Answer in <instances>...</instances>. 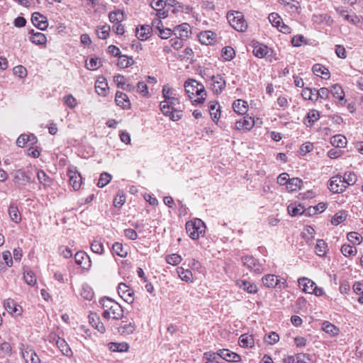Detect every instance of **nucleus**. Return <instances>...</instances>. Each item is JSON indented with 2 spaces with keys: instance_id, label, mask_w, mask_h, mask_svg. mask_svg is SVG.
Returning a JSON list of instances; mask_svg holds the SVG:
<instances>
[{
  "instance_id": "obj_1",
  "label": "nucleus",
  "mask_w": 363,
  "mask_h": 363,
  "mask_svg": "<svg viewBox=\"0 0 363 363\" xmlns=\"http://www.w3.org/2000/svg\"><path fill=\"white\" fill-rule=\"evenodd\" d=\"M160 109L164 115L169 116L173 121H177L182 118V106L177 98L172 96L168 100L162 101Z\"/></svg>"
},
{
  "instance_id": "obj_2",
  "label": "nucleus",
  "mask_w": 363,
  "mask_h": 363,
  "mask_svg": "<svg viewBox=\"0 0 363 363\" xmlns=\"http://www.w3.org/2000/svg\"><path fill=\"white\" fill-rule=\"evenodd\" d=\"M184 88L191 99H193L195 96H198L196 99L194 100L195 103L201 104L204 101L206 92L202 84L195 79H189L185 82Z\"/></svg>"
},
{
  "instance_id": "obj_3",
  "label": "nucleus",
  "mask_w": 363,
  "mask_h": 363,
  "mask_svg": "<svg viewBox=\"0 0 363 363\" xmlns=\"http://www.w3.org/2000/svg\"><path fill=\"white\" fill-rule=\"evenodd\" d=\"M227 19L232 28L238 32H245L247 28V23L244 18V15L240 11H228Z\"/></svg>"
},
{
  "instance_id": "obj_4",
  "label": "nucleus",
  "mask_w": 363,
  "mask_h": 363,
  "mask_svg": "<svg viewBox=\"0 0 363 363\" xmlns=\"http://www.w3.org/2000/svg\"><path fill=\"white\" fill-rule=\"evenodd\" d=\"M205 224L199 218L190 220L186 223V230L189 236L193 240H198L200 236L205 234Z\"/></svg>"
},
{
  "instance_id": "obj_5",
  "label": "nucleus",
  "mask_w": 363,
  "mask_h": 363,
  "mask_svg": "<svg viewBox=\"0 0 363 363\" xmlns=\"http://www.w3.org/2000/svg\"><path fill=\"white\" fill-rule=\"evenodd\" d=\"M264 286L267 288L286 289L288 285L285 279L276 276L274 274H266L262 279Z\"/></svg>"
},
{
  "instance_id": "obj_6",
  "label": "nucleus",
  "mask_w": 363,
  "mask_h": 363,
  "mask_svg": "<svg viewBox=\"0 0 363 363\" xmlns=\"http://www.w3.org/2000/svg\"><path fill=\"white\" fill-rule=\"evenodd\" d=\"M242 262L245 267L252 272L261 274L264 272V267L252 256H244L242 257Z\"/></svg>"
},
{
  "instance_id": "obj_7",
  "label": "nucleus",
  "mask_w": 363,
  "mask_h": 363,
  "mask_svg": "<svg viewBox=\"0 0 363 363\" xmlns=\"http://www.w3.org/2000/svg\"><path fill=\"white\" fill-rule=\"evenodd\" d=\"M102 316L106 319L111 318L114 320H120L123 317V309L120 304L116 303L113 304L111 311H104Z\"/></svg>"
},
{
  "instance_id": "obj_8",
  "label": "nucleus",
  "mask_w": 363,
  "mask_h": 363,
  "mask_svg": "<svg viewBox=\"0 0 363 363\" xmlns=\"http://www.w3.org/2000/svg\"><path fill=\"white\" fill-rule=\"evenodd\" d=\"M74 260L84 269L88 270L91 267V259L84 251L77 252L74 255Z\"/></svg>"
},
{
  "instance_id": "obj_9",
  "label": "nucleus",
  "mask_w": 363,
  "mask_h": 363,
  "mask_svg": "<svg viewBox=\"0 0 363 363\" xmlns=\"http://www.w3.org/2000/svg\"><path fill=\"white\" fill-rule=\"evenodd\" d=\"M347 186L344 184V181L341 176H335L330 179L329 189L334 193H341L344 191Z\"/></svg>"
},
{
  "instance_id": "obj_10",
  "label": "nucleus",
  "mask_w": 363,
  "mask_h": 363,
  "mask_svg": "<svg viewBox=\"0 0 363 363\" xmlns=\"http://www.w3.org/2000/svg\"><path fill=\"white\" fill-rule=\"evenodd\" d=\"M278 2L285 7L287 12L298 14L301 13V7L298 1L296 0H279Z\"/></svg>"
},
{
  "instance_id": "obj_11",
  "label": "nucleus",
  "mask_w": 363,
  "mask_h": 363,
  "mask_svg": "<svg viewBox=\"0 0 363 363\" xmlns=\"http://www.w3.org/2000/svg\"><path fill=\"white\" fill-rule=\"evenodd\" d=\"M118 291L121 297L128 303H132L134 301L133 291L125 284L121 283L118 286Z\"/></svg>"
},
{
  "instance_id": "obj_12",
  "label": "nucleus",
  "mask_w": 363,
  "mask_h": 363,
  "mask_svg": "<svg viewBox=\"0 0 363 363\" xmlns=\"http://www.w3.org/2000/svg\"><path fill=\"white\" fill-rule=\"evenodd\" d=\"M31 21L33 24L41 30H45L48 26L47 18L38 12L33 13Z\"/></svg>"
},
{
  "instance_id": "obj_13",
  "label": "nucleus",
  "mask_w": 363,
  "mask_h": 363,
  "mask_svg": "<svg viewBox=\"0 0 363 363\" xmlns=\"http://www.w3.org/2000/svg\"><path fill=\"white\" fill-rule=\"evenodd\" d=\"M212 90L216 94H220L225 87V81L221 75H216L212 77Z\"/></svg>"
},
{
  "instance_id": "obj_14",
  "label": "nucleus",
  "mask_w": 363,
  "mask_h": 363,
  "mask_svg": "<svg viewBox=\"0 0 363 363\" xmlns=\"http://www.w3.org/2000/svg\"><path fill=\"white\" fill-rule=\"evenodd\" d=\"M13 179L16 183L21 185H26L31 182V177L29 172H26L22 169H18L14 172Z\"/></svg>"
},
{
  "instance_id": "obj_15",
  "label": "nucleus",
  "mask_w": 363,
  "mask_h": 363,
  "mask_svg": "<svg viewBox=\"0 0 363 363\" xmlns=\"http://www.w3.org/2000/svg\"><path fill=\"white\" fill-rule=\"evenodd\" d=\"M116 104L123 109L130 108V101L128 96L123 92L117 91L115 96Z\"/></svg>"
},
{
  "instance_id": "obj_16",
  "label": "nucleus",
  "mask_w": 363,
  "mask_h": 363,
  "mask_svg": "<svg viewBox=\"0 0 363 363\" xmlns=\"http://www.w3.org/2000/svg\"><path fill=\"white\" fill-rule=\"evenodd\" d=\"M220 356L222 359L232 362H238L240 360V357L238 354L230 351L228 349H222L218 350L216 354Z\"/></svg>"
},
{
  "instance_id": "obj_17",
  "label": "nucleus",
  "mask_w": 363,
  "mask_h": 363,
  "mask_svg": "<svg viewBox=\"0 0 363 363\" xmlns=\"http://www.w3.org/2000/svg\"><path fill=\"white\" fill-rule=\"evenodd\" d=\"M95 89L96 93L102 96H106L108 94V83L104 77H99L95 83Z\"/></svg>"
},
{
  "instance_id": "obj_18",
  "label": "nucleus",
  "mask_w": 363,
  "mask_h": 363,
  "mask_svg": "<svg viewBox=\"0 0 363 363\" xmlns=\"http://www.w3.org/2000/svg\"><path fill=\"white\" fill-rule=\"evenodd\" d=\"M190 33V27L187 23L179 25L174 30V33L177 38H179L182 40L187 38Z\"/></svg>"
},
{
  "instance_id": "obj_19",
  "label": "nucleus",
  "mask_w": 363,
  "mask_h": 363,
  "mask_svg": "<svg viewBox=\"0 0 363 363\" xmlns=\"http://www.w3.org/2000/svg\"><path fill=\"white\" fill-rule=\"evenodd\" d=\"M54 340L56 341V345L60 350V352L65 356L70 357L72 356V351L71 348L69 347L67 342L62 338H60V337H57V340L56 337H54Z\"/></svg>"
},
{
  "instance_id": "obj_20",
  "label": "nucleus",
  "mask_w": 363,
  "mask_h": 363,
  "mask_svg": "<svg viewBox=\"0 0 363 363\" xmlns=\"http://www.w3.org/2000/svg\"><path fill=\"white\" fill-rule=\"evenodd\" d=\"M22 356L27 363H40V358L33 349L27 348L22 351Z\"/></svg>"
},
{
  "instance_id": "obj_21",
  "label": "nucleus",
  "mask_w": 363,
  "mask_h": 363,
  "mask_svg": "<svg viewBox=\"0 0 363 363\" xmlns=\"http://www.w3.org/2000/svg\"><path fill=\"white\" fill-rule=\"evenodd\" d=\"M237 285L242 290L250 294H256L258 291L257 286L255 284L248 281L247 280H238Z\"/></svg>"
},
{
  "instance_id": "obj_22",
  "label": "nucleus",
  "mask_w": 363,
  "mask_h": 363,
  "mask_svg": "<svg viewBox=\"0 0 363 363\" xmlns=\"http://www.w3.org/2000/svg\"><path fill=\"white\" fill-rule=\"evenodd\" d=\"M199 41L204 45L212 44L216 38V34L211 30L201 32L198 35Z\"/></svg>"
},
{
  "instance_id": "obj_23",
  "label": "nucleus",
  "mask_w": 363,
  "mask_h": 363,
  "mask_svg": "<svg viewBox=\"0 0 363 363\" xmlns=\"http://www.w3.org/2000/svg\"><path fill=\"white\" fill-rule=\"evenodd\" d=\"M298 283L299 286L305 293L312 294L313 289L315 286V282L308 278L302 277L298 279Z\"/></svg>"
},
{
  "instance_id": "obj_24",
  "label": "nucleus",
  "mask_w": 363,
  "mask_h": 363,
  "mask_svg": "<svg viewBox=\"0 0 363 363\" xmlns=\"http://www.w3.org/2000/svg\"><path fill=\"white\" fill-rule=\"evenodd\" d=\"M31 35L30 36V40L38 45H43L46 44L47 42V38L46 36L40 33V32H34L33 30L29 32Z\"/></svg>"
},
{
  "instance_id": "obj_25",
  "label": "nucleus",
  "mask_w": 363,
  "mask_h": 363,
  "mask_svg": "<svg viewBox=\"0 0 363 363\" xmlns=\"http://www.w3.org/2000/svg\"><path fill=\"white\" fill-rule=\"evenodd\" d=\"M68 175L70 185L74 190L79 189L82 184V177L80 174L77 172L69 171Z\"/></svg>"
},
{
  "instance_id": "obj_26",
  "label": "nucleus",
  "mask_w": 363,
  "mask_h": 363,
  "mask_svg": "<svg viewBox=\"0 0 363 363\" xmlns=\"http://www.w3.org/2000/svg\"><path fill=\"white\" fill-rule=\"evenodd\" d=\"M152 28L149 25H144L140 27V29L136 30V36L140 40H145L148 39L152 33Z\"/></svg>"
},
{
  "instance_id": "obj_27",
  "label": "nucleus",
  "mask_w": 363,
  "mask_h": 363,
  "mask_svg": "<svg viewBox=\"0 0 363 363\" xmlns=\"http://www.w3.org/2000/svg\"><path fill=\"white\" fill-rule=\"evenodd\" d=\"M89 320L90 324L95 328L101 333H104L106 331L105 326L103 323L100 321L99 318L96 313H91L89 315Z\"/></svg>"
},
{
  "instance_id": "obj_28",
  "label": "nucleus",
  "mask_w": 363,
  "mask_h": 363,
  "mask_svg": "<svg viewBox=\"0 0 363 363\" xmlns=\"http://www.w3.org/2000/svg\"><path fill=\"white\" fill-rule=\"evenodd\" d=\"M254 125L255 122L252 118L244 117L242 119L236 122L235 128L238 130L245 129L249 130L252 128Z\"/></svg>"
},
{
  "instance_id": "obj_29",
  "label": "nucleus",
  "mask_w": 363,
  "mask_h": 363,
  "mask_svg": "<svg viewBox=\"0 0 363 363\" xmlns=\"http://www.w3.org/2000/svg\"><path fill=\"white\" fill-rule=\"evenodd\" d=\"M322 329L331 337H336L340 333V329L328 321H324L323 323Z\"/></svg>"
},
{
  "instance_id": "obj_30",
  "label": "nucleus",
  "mask_w": 363,
  "mask_h": 363,
  "mask_svg": "<svg viewBox=\"0 0 363 363\" xmlns=\"http://www.w3.org/2000/svg\"><path fill=\"white\" fill-rule=\"evenodd\" d=\"M252 52L256 57L262 58L268 53V48L263 44L256 43H254Z\"/></svg>"
},
{
  "instance_id": "obj_31",
  "label": "nucleus",
  "mask_w": 363,
  "mask_h": 363,
  "mask_svg": "<svg viewBox=\"0 0 363 363\" xmlns=\"http://www.w3.org/2000/svg\"><path fill=\"white\" fill-rule=\"evenodd\" d=\"M233 108L235 112L243 115L247 111V103L242 99H238L234 101Z\"/></svg>"
},
{
  "instance_id": "obj_32",
  "label": "nucleus",
  "mask_w": 363,
  "mask_h": 363,
  "mask_svg": "<svg viewBox=\"0 0 363 363\" xmlns=\"http://www.w3.org/2000/svg\"><path fill=\"white\" fill-rule=\"evenodd\" d=\"M313 72L318 76L321 77L323 75V78L328 79L330 77V72L329 70L320 64H315L312 67Z\"/></svg>"
},
{
  "instance_id": "obj_33",
  "label": "nucleus",
  "mask_w": 363,
  "mask_h": 363,
  "mask_svg": "<svg viewBox=\"0 0 363 363\" xmlns=\"http://www.w3.org/2000/svg\"><path fill=\"white\" fill-rule=\"evenodd\" d=\"M30 138H32V145L37 143L38 139L33 134H21L16 140L17 145L19 147H24L26 144L29 142Z\"/></svg>"
},
{
  "instance_id": "obj_34",
  "label": "nucleus",
  "mask_w": 363,
  "mask_h": 363,
  "mask_svg": "<svg viewBox=\"0 0 363 363\" xmlns=\"http://www.w3.org/2000/svg\"><path fill=\"white\" fill-rule=\"evenodd\" d=\"M288 212L291 216H296L298 215H302L306 212V209L304 206L299 203L296 204H290L288 206Z\"/></svg>"
},
{
  "instance_id": "obj_35",
  "label": "nucleus",
  "mask_w": 363,
  "mask_h": 363,
  "mask_svg": "<svg viewBox=\"0 0 363 363\" xmlns=\"http://www.w3.org/2000/svg\"><path fill=\"white\" fill-rule=\"evenodd\" d=\"M91 250L93 252L102 255L104 252V242L101 238L94 239L91 243Z\"/></svg>"
},
{
  "instance_id": "obj_36",
  "label": "nucleus",
  "mask_w": 363,
  "mask_h": 363,
  "mask_svg": "<svg viewBox=\"0 0 363 363\" xmlns=\"http://www.w3.org/2000/svg\"><path fill=\"white\" fill-rule=\"evenodd\" d=\"M220 106L217 101H211L209 104V112L211 118L215 121L218 120L220 116Z\"/></svg>"
},
{
  "instance_id": "obj_37",
  "label": "nucleus",
  "mask_w": 363,
  "mask_h": 363,
  "mask_svg": "<svg viewBox=\"0 0 363 363\" xmlns=\"http://www.w3.org/2000/svg\"><path fill=\"white\" fill-rule=\"evenodd\" d=\"M108 345L109 350L113 352H126L129 348L126 342H110Z\"/></svg>"
},
{
  "instance_id": "obj_38",
  "label": "nucleus",
  "mask_w": 363,
  "mask_h": 363,
  "mask_svg": "<svg viewBox=\"0 0 363 363\" xmlns=\"http://www.w3.org/2000/svg\"><path fill=\"white\" fill-rule=\"evenodd\" d=\"M302 183L303 182L301 179L297 177H294L289 179L286 187L289 191H295L301 188Z\"/></svg>"
},
{
  "instance_id": "obj_39",
  "label": "nucleus",
  "mask_w": 363,
  "mask_h": 363,
  "mask_svg": "<svg viewBox=\"0 0 363 363\" xmlns=\"http://www.w3.org/2000/svg\"><path fill=\"white\" fill-rule=\"evenodd\" d=\"M239 344L242 347H252L254 345V339L252 335L243 334L239 338Z\"/></svg>"
},
{
  "instance_id": "obj_40",
  "label": "nucleus",
  "mask_w": 363,
  "mask_h": 363,
  "mask_svg": "<svg viewBox=\"0 0 363 363\" xmlns=\"http://www.w3.org/2000/svg\"><path fill=\"white\" fill-rule=\"evenodd\" d=\"M113 253L121 257H125L128 255V251L123 247L122 243L116 242L112 246Z\"/></svg>"
},
{
  "instance_id": "obj_41",
  "label": "nucleus",
  "mask_w": 363,
  "mask_h": 363,
  "mask_svg": "<svg viewBox=\"0 0 363 363\" xmlns=\"http://www.w3.org/2000/svg\"><path fill=\"white\" fill-rule=\"evenodd\" d=\"M330 93L333 96V97L339 99L343 100L345 97L344 91L340 85L338 84H335L330 87Z\"/></svg>"
},
{
  "instance_id": "obj_42",
  "label": "nucleus",
  "mask_w": 363,
  "mask_h": 363,
  "mask_svg": "<svg viewBox=\"0 0 363 363\" xmlns=\"http://www.w3.org/2000/svg\"><path fill=\"white\" fill-rule=\"evenodd\" d=\"M136 328V326L134 323H129L128 324H125L118 328V333L121 335H130L133 333Z\"/></svg>"
},
{
  "instance_id": "obj_43",
  "label": "nucleus",
  "mask_w": 363,
  "mask_h": 363,
  "mask_svg": "<svg viewBox=\"0 0 363 363\" xmlns=\"http://www.w3.org/2000/svg\"><path fill=\"white\" fill-rule=\"evenodd\" d=\"M320 118V114H319V112L318 111H315V110H312L311 111L308 115H307V121H306V119L304 120V124L306 125V126H311L313 123L316 121H318Z\"/></svg>"
},
{
  "instance_id": "obj_44",
  "label": "nucleus",
  "mask_w": 363,
  "mask_h": 363,
  "mask_svg": "<svg viewBox=\"0 0 363 363\" xmlns=\"http://www.w3.org/2000/svg\"><path fill=\"white\" fill-rule=\"evenodd\" d=\"M4 306L10 314H15L18 311L16 303L11 298L5 300L4 302Z\"/></svg>"
},
{
  "instance_id": "obj_45",
  "label": "nucleus",
  "mask_w": 363,
  "mask_h": 363,
  "mask_svg": "<svg viewBox=\"0 0 363 363\" xmlns=\"http://www.w3.org/2000/svg\"><path fill=\"white\" fill-rule=\"evenodd\" d=\"M9 214L11 219L16 223H18L21 220V214L18 208L14 205H10L9 208Z\"/></svg>"
},
{
  "instance_id": "obj_46",
  "label": "nucleus",
  "mask_w": 363,
  "mask_h": 363,
  "mask_svg": "<svg viewBox=\"0 0 363 363\" xmlns=\"http://www.w3.org/2000/svg\"><path fill=\"white\" fill-rule=\"evenodd\" d=\"M330 143L335 147H343L347 144V140L342 135H336L331 138Z\"/></svg>"
},
{
  "instance_id": "obj_47",
  "label": "nucleus",
  "mask_w": 363,
  "mask_h": 363,
  "mask_svg": "<svg viewBox=\"0 0 363 363\" xmlns=\"http://www.w3.org/2000/svg\"><path fill=\"white\" fill-rule=\"evenodd\" d=\"M110 30V26L106 24L98 26L96 29V34L100 39L105 40L108 37Z\"/></svg>"
},
{
  "instance_id": "obj_48",
  "label": "nucleus",
  "mask_w": 363,
  "mask_h": 363,
  "mask_svg": "<svg viewBox=\"0 0 363 363\" xmlns=\"http://www.w3.org/2000/svg\"><path fill=\"white\" fill-rule=\"evenodd\" d=\"M37 178L39 182L44 186H50L52 183V179L43 170H38L37 172Z\"/></svg>"
},
{
  "instance_id": "obj_49",
  "label": "nucleus",
  "mask_w": 363,
  "mask_h": 363,
  "mask_svg": "<svg viewBox=\"0 0 363 363\" xmlns=\"http://www.w3.org/2000/svg\"><path fill=\"white\" fill-rule=\"evenodd\" d=\"M328 245L323 240H318L315 246L316 254L321 257L325 255L327 252Z\"/></svg>"
},
{
  "instance_id": "obj_50",
  "label": "nucleus",
  "mask_w": 363,
  "mask_h": 363,
  "mask_svg": "<svg viewBox=\"0 0 363 363\" xmlns=\"http://www.w3.org/2000/svg\"><path fill=\"white\" fill-rule=\"evenodd\" d=\"M24 280L30 286H34L37 282L35 273L30 269L24 272Z\"/></svg>"
},
{
  "instance_id": "obj_51",
  "label": "nucleus",
  "mask_w": 363,
  "mask_h": 363,
  "mask_svg": "<svg viewBox=\"0 0 363 363\" xmlns=\"http://www.w3.org/2000/svg\"><path fill=\"white\" fill-rule=\"evenodd\" d=\"M134 61L132 57L127 55H120L118 57V65L122 68H126L131 66Z\"/></svg>"
},
{
  "instance_id": "obj_52",
  "label": "nucleus",
  "mask_w": 363,
  "mask_h": 363,
  "mask_svg": "<svg viewBox=\"0 0 363 363\" xmlns=\"http://www.w3.org/2000/svg\"><path fill=\"white\" fill-rule=\"evenodd\" d=\"M108 18L111 23H118L123 21V13L120 10L112 11Z\"/></svg>"
},
{
  "instance_id": "obj_53",
  "label": "nucleus",
  "mask_w": 363,
  "mask_h": 363,
  "mask_svg": "<svg viewBox=\"0 0 363 363\" xmlns=\"http://www.w3.org/2000/svg\"><path fill=\"white\" fill-rule=\"evenodd\" d=\"M12 352V347L9 342L1 341L0 337V354L11 355Z\"/></svg>"
},
{
  "instance_id": "obj_54",
  "label": "nucleus",
  "mask_w": 363,
  "mask_h": 363,
  "mask_svg": "<svg viewBox=\"0 0 363 363\" xmlns=\"http://www.w3.org/2000/svg\"><path fill=\"white\" fill-rule=\"evenodd\" d=\"M314 91H315V101H317L319 98L323 99H328L330 93V89L329 90L328 88L322 87L318 90L314 89Z\"/></svg>"
},
{
  "instance_id": "obj_55",
  "label": "nucleus",
  "mask_w": 363,
  "mask_h": 363,
  "mask_svg": "<svg viewBox=\"0 0 363 363\" xmlns=\"http://www.w3.org/2000/svg\"><path fill=\"white\" fill-rule=\"evenodd\" d=\"M177 274H178L179 278L182 280L185 281H189L191 279L192 273L191 271H189L188 269L185 270L182 267L177 268Z\"/></svg>"
},
{
  "instance_id": "obj_56",
  "label": "nucleus",
  "mask_w": 363,
  "mask_h": 363,
  "mask_svg": "<svg viewBox=\"0 0 363 363\" xmlns=\"http://www.w3.org/2000/svg\"><path fill=\"white\" fill-rule=\"evenodd\" d=\"M268 18L272 25L277 28H279V26L283 22L281 16L277 13H270Z\"/></svg>"
},
{
  "instance_id": "obj_57",
  "label": "nucleus",
  "mask_w": 363,
  "mask_h": 363,
  "mask_svg": "<svg viewBox=\"0 0 363 363\" xmlns=\"http://www.w3.org/2000/svg\"><path fill=\"white\" fill-rule=\"evenodd\" d=\"M111 180V175L107 172H103L101 174L99 179L97 183V186L102 188L107 185Z\"/></svg>"
},
{
  "instance_id": "obj_58",
  "label": "nucleus",
  "mask_w": 363,
  "mask_h": 363,
  "mask_svg": "<svg viewBox=\"0 0 363 363\" xmlns=\"http://www.w3.org/2000/svg\"><path fill=\"white\" fill-rule=\"evenodd\" d=\"M94 291L88 285H83L81 296L86 300H91L94 297Z\"/></svg>"
},
{
  "instance_id": "obj_59",
  "label": "nucleus",
  "mask_w": 363,
  "mask_h": 363,
  "mask_svg": "<svg viewBox=\"0 0 363 363\" xmlns=\"http://www.w3.org/2000/svg\"><path fill=\"white\" fill-rule=\"evenodd\" d=\"M99 303L101 307L103 308L104 311H111V308L113 307V304L116 303V302H115L112 299L106 297L101 298Z\"/></svg>"
},
{
  "instance_id": "obj_60",
  "label": "nucleus",
  "mask_w": 363,
  "mask_h": 363,
  "mask_svg": "<svg viewBox=\"0 0 363 363\" xmlns=\"http://www.w3.org/2000/svg\"><path fill=\"white\" fill-rule=\"evenodd\" d=\"M125 202V196L123 191H119L113 200V205L116 208H121Z\"/></svg>"
},
{
  "instance_id": "obj_61",
  "label": "nucleus",
  "mask_w": 363,
  "mask_h": 363,
  "mask_svg": "<svg viewBox=\"0 0 363 363\" xmlns=\"http://www.w3.org/2000/svg\"><path fill=\"white\" fill-rule=\"evenodd\" d=\"M342 181H344V184H347V185H352L355 184L357 182V176L353 172H347L345 174L344 177H342Z\"/></svg>"
},
{
  "instance_id": "obj_62",
  "label": "nucleus",
  "mask_w": 363,
  "mask_h": 363,
  "mask_svg": "<svg viewBox=\"0 0 363 363\" xmlns=\"http://www.w3.org/2000/svg\"><path fill=\"white\" fill-rule=\"evenodd\" d=\"M357 252V248L350 245H343L341 247V252L346 257L355 255Z\"/></svg>"
},
{
  "instance_id": "obj_63",
  "label": "nucleus",
  "mask_w": 363,
  "mask_h": 363,
  "mask_svg": "<svg viewBox=\"0 0 363 363\" xmlns=\"http://www.w3.org/2000/svg\"><path fill=\"white\" fill-rule=\"evenodd\" d=\"M348 240L354 245L360 244L362 237L357 232H350L347 234Z\"/></svg>"
},
{
  "instance_id": "obj_64",
  "label": "nucleus",
  "mask_w": 363,
  "mask_h": 363,
  "mask_svg": "<svg viewBox=\"0 0 363 363\" xmlns=\"http://www.w3.org/2000/svg\"><path fill=\"white\" fill-rule=\"evenodd\" d=\"M63 101L70 108H74L77 105V99L72 94L65 96Z\"/></svg>"
}]
</instances>
